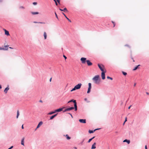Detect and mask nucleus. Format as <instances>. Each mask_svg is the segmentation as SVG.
<instances>
[{"mask_svg": "<svg viewBox=\"0 0 149 149\" xmlns=\"http://www.w3.org/2000/svg\"><path fill=\"white\" fill-rule=\"evenodd\" d=\"M51 80H52V78H51L50 79L49 81H50V82H51Z\"/></svg>", "mask_w": 149, "mask_h": 149, "instance_id": "nucleus-48", "label": "nucleus"}, {"mask_svg": "<svg viewBox=\"0 0 149 149\" xmlns=\"http://www.w3.org/2000/svg\"><path fill=\"white\" fill-rule=\"evenodd\" d=\"M74 108V107H70L69 108H68L67 109H65L64 111L63 112H65L67 111H69L73 109Z\"/></svg>", "mask_w": 149, "mask_h": 149, "instance_id": "nucleus-8", "label": "nucleus"}, {"mask_svg": "<svg viewBox=\"0 0 149 149\" xmlns=\"http://www.w3.org/2000/svg\"><path fill=\"white\" fill-rule=\"evenodd\" d=\"M96 145V143L95 142L92 145L91 149H95L96 148L95 145Z\"/></svg>", "mask_w": 149, "mask_h": 149, "instance_id": "nucleus-14", "label": "nucleus"}, {"mask_svg": "<svg viewBox=\"0 0 149 149\" xmlns=\"http://www.w3.org/2000/svg\"><path fill=\"white\" fill-rule=\"evenodd\" d=\"M9 88L8 86L6 87L4 90V92L5 93H7L8 91L9 90Z\"/></svg>", "mask_w": 149, "mask_h": 149, "instance_id": "nucleus-13", "label": "nucleus"}, {"mask_svg": "<svg viewBox=\"0 0 149 149\" xmlns=\"http://www.w3.org/2000/svg\"><path fill=\"white\" fill-rule=\"evenodd\" d=\"M1 88H2L1 86L0 85V89Z\"/></svg>", "mask_w": 149, "mask_h": 149, "instance_id": "nucleus-53", "label": "nucleus"}, {"mask_svg": "<svg viewBox=\"0 0 149 149\" xmlns=\"http://www.w3.org/2000/svg\"><path fill=\"white\" fill-rule=\"evenodd\" d=\"M97 65L101 71L102 72L105 71V67L102 64H98Z\"/></svg>", "mask_w": 149, "mask_h": 149, "instance_id": "nucleus-2", "label": "nucleus"}, {"mask_svg": "<svg viewBox=\"0 0 149 149\" xmlns=\"http://www.w3.org/2000/svg\"><path fill=\"white\" fill-rule=\"evenodd\" d=\"M86 62L88 66H90L92 65V63L89 60H87Z\"/></svg>", "mask_w": 149, "mask_h": 149, "instance_id": "nucleus-9", "label": "nucleus"}, {"mask_svg": "<svg viewBox=\"0 0 149 149\" xmlns=\"http://www.w3.org/2000/svg\"><path fill=\"white\" fill-rule=\"evenodd\" d=\"M107 79H111V80H113V79H112V78L111 77H109V76H107Z\"/></svg>", "mask_w": 149, "mask_h": 149, "instance_id": "nucleus-29", "label": "nucleus"}, {"mask_svg": "<svg viewBox=\"0 0 149 149\" xmlns=\"http://www.w3.org/2000/svg\"><path fill=\"white\" fill-rule=\"evenodd\" d=\"M133 62L134 61V59H133Z\"/></svg>", "mask_w": 149, "mask_h": 149, "instance_id": "nucleus-58", "label": "nucleus"}, {"mask_svg": "<svg viewBox=\"0 0 149 149\" xmlns=\"http://www.w3.org/2000/svg\"><path fill=\"white\" fill-rule=\"evenodd\" d=\"M115 133H117V132H115Z\"/></svg>", "mask_w": 149, "mask_h": 149, "instance_id": "nucleus-59", "label": "nucleus"}, {"mask_svg": "<svg viewBox=\"0 0 149 149\" xmlns=\"http://www.w3.org/2000/svg\"><path fill=\"white\" fill-rule=\"evenodd\" d=\"M39 102H40L41 103H42V100H40Z\"/></svg>", "mask_w": 149, "mask_h": 149, "instance_id": "nucleus-44", "label": "nucleus"}, {"mask_svg": "<svg viewBox=\"0 0 149 149\" xmlns=\"http://www.w3.org/2000/svg\"><path fill=\"white\" fill-rule=\"evenodd\" d=\"M19 8L20 9H25V7L23 6H20L19 7Z\"/></svg>", "mask_w": 149, "mask_h": 149, "instance_id": "nucleus-31", "label": "nucleus"}, {"mask_svg": "<svg viewBox=\"0 0 149 149\" xmlns=\"http://www.w3.org/2000/svg\"><path fill=\"white\" fill-rule=\"evenodd\" d=\"M33 5H35L37 4V3L36 2H33Z\"/></svg>", "mask_w": 149, "mask_h": 149, "instance_id": "nucleus-37", "label": "nucleus"}, {"mask_svg": "<svg viewBox=\"0 0 149 149\" xmlns=\"http://www.w3.org/2000/svg\"><path fill=\"white\" fill-rule=\"evenodd\" d=\"M8 49V48L7 47V48L5 49L3 48H2L1 47H0V50H7Z\"/></svg>", "mask_w": 149, "mask_h": 149, "instance_id": "nucleus-23", "label": "nucleus"}, {"mask_svg": "<svg viewBox=\"0 0 149 149\" xmlns=\"http://www.w3.org/2000/svg\"><path fill=\"white\" fill-rule=\"evenodd\" d=\"M4 30L5 31V33L6 35L8 36H10V34L9 33V32L8 31H7L5 29H4Z\"/></svg>", "mask_w": 149, "mask_h": 149, "instance_id": "nucleus-12", "label": "nucleus"}, {"mask_svg": "<svg viewBox=\"0 0 149 149\" xmlns=\"http://www.w3.org/2000/svg\"><path fill=\"white\" fill-rule=\"evenodd\" d=\"M54 1H57L58 3L59 4L60 0H53Z\"/></svg>", "mask_w": 149, "mask_h": 149, "instance_id": "nucleus-34", "label": "nucleus"}, {"mask_svg": "<svg viewBox=\"0 0 149 149\" xmlns=\"http://www.w3.org/2000/svg\"><path fill=\"white\" fill-rule=\"evenodd\" d=\"M106 71L105 70V71L103 72H102L101 73V77L102 79L104 80L105 79V73L106 72Z\"/></svg>", "mask_w": 149, "mask_h": 149, "instance_id": "nucleus-4", "label": "nucleus"}, {"mask_svg": "<svg viewBox=\"0 0 149 149\" xmlns=\"http://www.w3.org/2000/svg\"><path fill=\"white\" fill-rule=\"evenodd\" d=\"M43 35L44 37V39L45 40L46 39L47 37V34L45 32H44Z\"/></svg>", "mask_w": 149, "mask_h": 149, "instance_id": "nucleus-15", "label": "nucleus"}, {"mask_svg": "<svg viewBox=\"0 0 149 149\" xmlns=\"http://www.w3.org/2000/svg\"><path fill=\"white\" fill-rule=\"evenodd\" d=\"M13 148V146H11V147H10V148H8V149H11L12 148Z\"/></svg>", "mask_w": 149, "mask_h": 149, "instance_id": "nucleus-39", "label": "nucleus"}, {"mask_svg": "<svg viewBox=\"0 0 149 149\" xmlns=\"http://www.w3.org/2000/svg\"><path fill=\"white\" fill-rule=\"evenodd\" d=\"M38 23H40V24H44V23H43V22H38Z\"/></svg>", "mask_w": 149, "mask_h": 149, "instance_id": "nucleus-45", "label": "nucleus"}, {"mask_svg": "<svg viewBox=\"0 0 149 149\" xmlns=\"http://www.w3.org/2000/svg\"><path fill=\"white\" fill-rule=\"evenodd\" d=\"M9 48H10V49H13V48H12L11 47H9Z\"/></svg>", "mask_w": 149, "mask_h": 149, "instance_id": "nucleus-52", "label": "nucleus"}, {"mask_svg": "<svg viewBox=\"0 0 149 149\" xmlns=\"http://www.w3.org/2000/svg\"><path fill=\"white\" fill-rule=\"evenodd\" d=\"M56 112L55 111V110L54 111H52V112H49V113H48V114L49 115H51L52 114L55 113Z\"/></svg>", "mask_w": 149, "mask_h": 149, "instance_id": "nucleus-26", "label": "nucleus"}, {"mask_svg": "<svg viewBox=\"0 0 149 149\" xmlns=\"http://www.w3.org/2000/svg\"><path fill=\"white\" fill-rule=\"evenodd\" d=\"M69 114L70 115V116H71L72 117V115L71 114H70V113H69Z\"/></svg>", "mask_w": 149, "mask_h": 149, "instance_id": "nucleus-47", "label": "nucleus"}, {"mask_svg": "<svg viewBox=\"0 0 149 149\" xmlns=\"http://www.w3.org/2000/svg\"><path fill=\"white\" fill-rule=\"evenodd\" d=\"M123 142H127L128 144H129L130 143V140H128L127 139H125L124 140Z\"/></svg>", "mask_w": 149, "mask_h": 149, "instance_id": "nucleus-24", "label": "nucleus"}, {"mask_svg": "<svg viewBox=\"0 0 149 149\" xmlns=\"http://www.w3.org/2000/svg\"><path fill=\"white\" fill-rule=\"evenodd\" d=\"M74 149H77V147H74Z\"/></svg>", "mask_w": 149, "mask_h": 149, "instance_id": "nucleus-54", "label": "nucleus"}, {"mask_svg": "<svg viewBox=\"0 0 149 149\" xmlns=\"http://www.w3.org/2000/svg\"><path fill=\"white\" fill-rule=\"evenodd\" d=\"M76 90V89L75 88V87H74V88H72L71 91L72 92L73 91H74L75 90Z\"/></svg>", "mask_w": 149, "mask_h": 149, "instance_id": "nucleus-33", "label": "nucleus"}, {"mask_svg": "<svg viewBox=\"0 0 149 149\" xmlns=\"http://www.w3.org/2000/svg\"><path fill=\"white\" fill-rule=\"evenodd\" d=\"M84 100H87V99H86V98H85V99H84Z\"/></svg>", "mask_w": 149, "mask_h": 149, "instance_id": "nucleus-57", "label": "nucleus"}, {"mask_svg": "<svg viewBox=\"0 0 149 149\" xmlns=\"http://www.w3.org/2000/svg\"><path fill=\"white\" fill-rule=\"evenodd\" d=\"M34 22L35 23H38V22Z\"/></svg>", "mask_w": 149, "mask_h": 149, "instance_id": "nucleus-51", "label": "nucleus"}, {"mask_svg": "<svg viewBox=\"0 0 149 149\" xmlns=\"http://www.w3.org/2000/svg\"><path fill=\"white\" fill-rule=\"evenodd\" d=\"M73 102L74 103V109L75 111H77V103L76 102V101L75 100H71L69 101L68 102V103H70L71 102Z\"/></svg>", "mask_w": 149, "mask_h": 149, "instance_id": "nucleus-3", "label": "nucleus"}, {"mask_svg": "<svg viewBox=\"0 0 149 149\" xmlns=\"http://www.w3.org/2000/svg\"><path fill=\"white\" fill-rule=\"evenodd\" d=\"M31 13L33 15L38 14H39V13L38 12H31Z\"/></svg>", "mask_w": 149, "mask_h": 149, "instance_id": "nucleus-20", "label": "nucleus"}, {"mask_svg": "<svg viewBox=\"0 0 149 149\" xmlns=\"http://www.w3.org/2000/svg\"><path fill=\"white\" fill-rule=\"evenodd\" d=\"M98 129H95L93 131V130H89L88 131V132L89 133H93V132H95V131L96 130H98Z\"/></svg>", "mask_w": 149, "mask_h": 149, "instance_id": "nucleus-19", "label": "nucleus"}, {"mask_svg": "<svg viewBox=\"0 0 149 149\" xmlns=\"http://www.w3.org/2000/svg\"><path fill=\"white\" fill-rule=\"evenodd\" d=\"M57 115V114L54 115L50 117V119L52 120Z\"/></svg>", "mask_w": 149, "mask_h": 149, "instance_id": "nucleus-18", "label": "nucleus"}, {"mask_svg": "<svg viewBox=\"0 0 149 149\" xmlns=\"http://www.w3.org/2000/svg\"><path fill=\"white\" fill-rule=\"evenodd\" d=\"M92 140V139H90L88 141V142L90 143L91 141Z\"/></svg>", "mask_w": 149, "mask_h": 149, "instance_id": "nucleus-36", "label": "nucleus"}, {"mask_svg": "<svg viewBox=\"0 0 149 149\" xmlns=\"http://www.w3.org/2000/svg\"><path fill=\"white\" fill-rule=\"evenodd\" d=\"M122 73H123V74L124 75H126L127 74V73L126 72H123Z\"/></svg>", "mask_w": 149, "mask_h": 149, "instance_id": "nucleus-32", "label": "nucleus"}, {"mask_svg": "<svg viewBox=\"0 0 149 149\" xmlns=\"http://www.w3.org/2000/svg\"><path fill=\"white\" fill-rule=\"evenodd\" d=\"M82 85V84L81 83H79L78 84L76 85L74 87L76 89H80Z\"/></svg>", "mask_w": 149, "mask_h": 149, "instance_id": "nucleus-6", "label": "nucleus"}, {"mask_svg": "<svg viewBox=\"0 0 149 149\" xmlns=\"http://www.w3.org/2000/svg\"><path fill=\"white\" fill-rule=\"evenodd\" d=\"M92 80L95 84H99L100 81V79L99 75H96L94 77Z\"/></svg>", "mask_w": 149, "mask_h": 149, "instance_id": "nucleus-1", "label": "nucleus"}, {"mask_svg": "<svg viewBox=\"0 0 149 149\" xmlns=\"http://www.w3.org/2000/svg\"><path fill=\"white\" fill-rule=\"evenodd\" d=\"M62 13L65 16V17H66V18L67 19H68V20L70 22H71V20H70V19H69L66 17V16L64 14V13Z\"/></svg>", "mask_w": 149, "mask_h": 149, "instance_id": "nucleus-21", "label": "nucleus"}, {"mask_svg": "<svg viewBox=\"0 0 149 149\" xmlns=\"http://www.w3.org/2000/svg\"><path fill=\"white\" fill-rule=\"evenodd\" d=\"M22 129H23L24 128V127H23V125L22 126Z\"/></svg>", "mask_w": 149, "mask_h": 149, "instance_id": "nucleus-43", "label": "nucleus"}, {"mask_svg": "<svg viewBox=\"0 0 149 149\" xmlns=\"http://www.w3.org/2000/svg\"><path fill=\"white\" fill-rule=\"evenodd\" d=\"M19 115V110H18L17 112V118L18 117V116Z\"/></svg>", "mask_w": 149, "mask_h": 149, "instance_id": "nucleus-28", "label": "nucleus"}, {"mask_svg": "<svg viewBox=\"0 0 149 149\" xmlns=\"http://www.w3.org/2000/svg\"><path fill=\"white\" fill-rule=\"evenodd\" d=\"M55 3H56V6H57L58 5V3H57V1H55Z\"/></svg>", "mask_w": 149, "mask_h": 149, "instance_id": "nucleus-41", "label": "nucleus"}, {"mask_svg": "<svg viewBox=\"0 0 149 149\" xmlns=\"http://www.w3.org/2000/svg\"><path fill=\"white\" fill-rule=\"evenodd\" d=\"M111 22L113 24V27H114L115 26V25H116L115 23L114 22H113V21H112Z\"/></svg>", "mask_w": 149, "mask_h": 149, "instance_id": "nucleus-30", "label": "nucleus"}, {"mask_svg": "<svg viewBox=\"0 0 149 149\" xmlns=\"http://www.w3.org/2000/svg\"><path fill=\"white\" fill-rule=\"evenodd\" d=\"M88 91L87 93H90L91 91V83H89L88 84Z\"/></svg>", "mask_w": 149, "mask_h": 149, "instance_id": "nucleus-5", "label": "nucleus"}, {"mask_svg": "<svg viewBox=\"0 0 149 149\" xmlns=\"http://www.w3.org/2000/svg\"><path fill=\"white\" fill-rule=\"evenodd\" d=\"M24 137L22 138V141H21V144L23 145H24Z\"/></svg>", "mask_w": 149, "mask_h": 149, "instance_id": "nucleus-22", "label": "nucleus"}, {"mask_svg": "<svg viewBox=\"0 0 149 149\" xmlns=\"http://www.w3.org/2000/svg\"><path fill=\"white\" fill-rule=\"evenodd\" d=\"M136 85V83H135V84H134V86H135Z\"/></svg>", "mask_w": 149, "mask_h": 149, "instance_id": "nucleus-55", "label": "nucleus"}, {"mask_svg": "<svg viewBox=\"0 0 149 149\" xmlns=\"http://www.w3.org/2000/svg\"><path fill=\"white\" fill-rule=\"evenodd\" d=\"M63 56L64 58H65V59H66L67 58L64 55H63Z\"/></svg>", "mask_w": 149, "mask_h": 149, "instance_id": "nucleus-40", "label": "nucleus"}, {"mask_svg": "<svg viewBox=\"0 0 149 149\" xmlns=\"http://www.w3.org/2000/svg\"><path fill=\"white\" fill-rule=\"evenodd\" d=\"M79 122L81 123H86V119H80L79 120Z\"/></svg>", "mask_w": 149, "mask_h": 149, "instance_id": "nucleus-10", "label": "nucleus"}, {"mask_svg": "<svg viewBox=\"0 0 149 149\" xmlns=\"http://www.w3.org/2000/svg\"><path fill=\"white\" fill-rule=\"evenodd\" d=\"M140 65H138L136 67L134 68L133 69V70H135L137 69L138 67Z\"/></svg>", "mask_w": 149, "mask_h": 149, "instance_id": "nucleus-27", "label": "nucleus"}, {"mask_svg": "<svg viewBox=\"0 0 149 149\" xmlns=\"http://www.w3.org/2000/svg\"><path fill=\"white\" fill-rule=\"evenodd\" d=\"M127 121V118H125V121L123 123V124H125V123Z\"/></svg>", "mask_w": 149, "mask_h": 149, "instance_id": "nucleus-38", "label": "nucleus"}, {"mask_svg": "<svg viewBox=\"0 0 149 149\" xmlns=\"http://www.w3.org/2000/svg\"><path fill=\"white\" fill-rule=\"evenodd\" d=\"M131 106H130L129 107H128V109H130V108L131 107Z\"/></svg>", "mask_w": 149, "mask_h": 149, "instance_id": "nucleus-49", "label": "nucleus"}, {"mask_svg": "<svg viewBox=\"0 0 149 149\" xmlns=\"http://www.w3.org/2000/svg\"><path fill=\"white\" fill-rule=\"evenodd\" d=\"M81 63L83 64L85 63L86 61V58L84 57H82L81 58Z\"/></svg>", "mask_w": 149, "mask_h": 149, "instance_id": "nucleus-7", "label": "nucleus"}, {"mask_svg": "<svg viewBox=\"0 0 149 149\" xmlns=\"http://www.w3.org/2000/svg\"><path fill=\"white\" fill-rule=\"evenodd\" d=\"M8 46V45H5L4 46L5 47H7Z\"/></svg>", "mask_w": 149, "mask_h": 149, "instance_id": "nucleus-46", "label": "nucleus"}, {"mask_svg": "<svg viewBox=\"0 0 149 149\" xmlns=\"http://www.w3.org/2000/svg\"><path fill=\"white\" fill-rule=\"evenodd\" d=\"M146 94H147V95H149V93L148 92H147L146 93Z\"/></svg>", "mask_w": 149, "mask_h": 149, "instance_id": "nucleus-56", "label": "nucleus"}, {"mask_svg": "<svg viewBox=\"0 0 149 149\" xmlns=\"http://www.w3.org/2000/svg\"><path fill=\"white\" fill-rule=\"evenodd\" d=\"M63 110V108H60L59 109H57L55 110V111L56 112H60Z\"/></svg>", "mask_w": 149, "mask_h": 149, "instance_id": "nucleus-17", "label": "nucleus"}, {"mask_svg": "<svg viewBox=\"0 0 149 149\" xmlns=\"http://www.w3.org/2000/svg\"><path fill=\"white\" fill-rule=\"evenodd\" d=\"M65 136L68 140H69L71 138L70 137H69L68 134L66 135Z\"/></svg>", "mask_w": 149, "mask_h": 149, "instance_id": "nucleus-25", "label": "nucleus"}, {"mask_svg": "<svg viewBox=\"0 0 149 149\" xmlns=\"http://www.w3.org/2000/svg\"><path fill=\"white\" fill-rule=\"evenodd\" d=\"M59 10L61 11H64L66 12H68V10L67 9V8H64L63 10H62L61 9H59Z\"/></svg>", "mask_w": 149, "mask_h": 149, "instance_id": "nucleus-16", "label": "nucleus"}, {"mask_svg": "<svg viewBox=\"0 0 149 149\" xmlns=\"http://www.w3.org/2000/svg\"><path fill=\"white\" fill-rule=\"evenodd\" d=\"M145 149H147V146L146 145L145 146Z\"/></svg>", "mask_w": 149, "mask_h": 149, "instance_id": "nucleus-42", "label": "nucleus"}, {"mask_svg": "<svg viewBox=\"0 0 149 149\" xmlns=\"http://www.w3.org/2000/svg\"><path fill=\"white\" fill-rule=\"evenodd\" d=\"M55 15L56 17V18L57 19H58V17L57 15V14H56V13H55Z\"/></svg>", "mask_w": 149, "mask_h": 149, "instance_id": "nucleus-35", "label": "nucleus"}, {"mask_svg": "<svg viewBox=\"0 0 149 149\" xmlns=\"http://www.w3.org/2000/svg\"><path fill=\"white\" fill-rule=\"evenodd\" d=\"M94 138H95V136H94V137H92V138H91V139H92H92H93Z\"/></svg>", "mask_w": 149, "mask_h": 149, "instance_id": "nucleus-50", "label": "nucleus"}, {"mask_svg": "<svg viewBox=\"0 0 149 149\" xmlns=\"http://www.w3.org/2000/svg\"><path fill=\"white\" fill-rule=\"evenodd\" d=\"M42 122L41 121L38 124V125L36 129H35V130H36L37 129L39 128L40 126L42 124Z\"/></svg>", "mask_w": 149, "mask_h": 149, "instance_id": "nucleus-11", "label": "nucleus"}]
</instances>
